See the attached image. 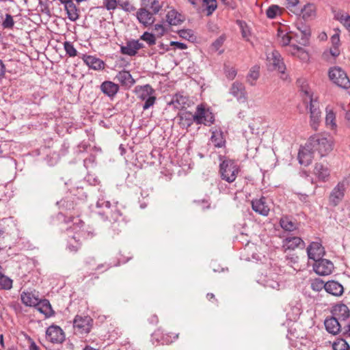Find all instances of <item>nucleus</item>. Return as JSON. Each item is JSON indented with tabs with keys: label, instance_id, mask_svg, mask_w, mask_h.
Returning a JSON list of instances; mask_svg holds the SVG:
<instances>
[{
	"label": "nucleus",
	"instance_id": "1",
	"mask_svg": "<svg viewBox=\"0 0 350 350\" xmlns=\"http://www.w3.org/2000/svg\"><path fill=\"white\" fill-rule=\"evenodd\" d=\"M77 193H68L65 198L57 202L59 208L68 211L67 217L70 221H74L75 219H79L83 208L86 206V195L82 189L77 191Z\"/></svg>",
	"mask_w": 350,
	"mask_h": 350
},
{
	"label": "nucleus",
	"instance_id": "2",
	"mask_svg": "<svg viewBox=\"0 0 350 350\" xmlns=\"http://www.w3.org/2000/svg\"><path fill=\"white\" fill-rule=\"evenodd\" d=\"M303 102L309 109L310 125L314 130H317L321 121V112L319 109V102L317 98H314L313 92L307 84L303 83L300 88Z\"/></svg>",
	"mask_w": 350,
	"mask_h": 350
},
{
	"label": "nucleus",
	"instance_id": "3",
	"mask_svg": "<svg viewBox=\"0 0 350 350\" xmlns=\"http://www.w3.org/2000/svg\"><path fill=\"white\" fill-rule=\"evenodd\" d=\"M96 207L100 208L98 214L104 221H109L111 223L125 221L117 203L111 204L109 201L100 198L96 202Z\"/></svg>",
	"mask_w": 350,
	"mask_h": 350
},
{
	"label": "nucleus",
	"instance_id": "4",
	"mask_svg": "<svg viewBox=\"0 0 350 350\" xmlns=\"http://www.w3.org/2000/svg\"><path fill=\"white\" fill-rule=\"evenodd\" d=\"M219 173L222 180L232 183H233L240 171L239 166L232 159H227L225 156L219 155Z\"/></svg>",
	"mask_w": 350,
	"mask_h": 350
},
{
	"label": "nucleus",
	"instance_id": "5",
	"mask_svg": "<svg viewBox=\"0 0 350 350\" xmlns=\"http://www.w3.org/2000/svg\"><path fill=\"white\" fill-rule=\"evenodd\" d=\"M307 147L311 148L314 152H317L322 157L327 155L332 150V141L331 138L317 134L309 138Z\"/></svg>",
	"mask_w": 350,
	"mask_h": 350
},
{
	"label": "nucleus",
	"instance_id": "6",
	"mask_svg": "<svg viewBox=\"0 0 350 350\" xmlns=\"http://www.w3.org/2000/svg\"><path fill=\"white\" fill-rule=\"evenodd\" d=\"M135 92L137 94V97L144 101L142 109L146 111L152 107L157 100L155 90L150 84H146L144 85L137 86L135 88Z\"/></svg>",
	"mask_w": 350,
	"mask_h": 350
},
{
	"label": "nucleus",
	"instance_id": "7",
	"mask_svg": "<svg viewBox=\"0 0 350 350\" xmlns=\"http://www.w3.org/2000/svg\"><path fill=\"white\" fill-rule=\"evenodd\" d=\"M328 75L330 81L339 88L344 90L350 88V79L342 68L339 66L330 68Z\"/></svg>",
	"mask_w": 350,
	"mask_h": 350
},
{
	"label": "nucleus",
	"instance_id": "8",
	"mask_svg": "<svg viewBox=\"0 0 350 350\" xmlns=\"http://www.w3.org/2000/svg\"><path fill=\"white\" fill-rule=\"evenodd\" d=\"M74 230L77 231L73 235V239L82 241L83 240H90L96 236V230L90 226H85L84 221L79 218L72 221Z\"/></svg>",
	"mask_w": 350,
	"mask_h": 350
},
{
	"label": "nucleus",
	"instance_id": "9",
	"mask_svg": "<svg viewBox=\"0 0 350 350\" xmlns=\"http://www.w3.org/2000/svg\"><path fill=\"white\" fill-rule=\"evenodd\" d=\"M93 319L88 315H76L73 319V328L75 334H88L93 327Z\"/></svg>",
	"mask_w": 350,
	"mask_h": 350
},
{
	"label": "nucleus",
	"instance_id": "10",
	"mask_svg": "<svg viewBox=\"0 0 350 350\" xmlns=\"http://www.w3.org/2000/svg\"><path fill=\"white\" fill-rule=\"evenodd\" d=\"M349 185V183L346 178L338 183L333 188L329 196V204L330 206L335 207L342 201Z\"/></svg>",
	"mask_w": 350,
	"mask_h": 350
},
{
	"label": "nucleus",
	"instance_id": "11",
	"mask_svg": "<svg viewBox=\"0 0 350 350\" xmlns=\"http://www.w3.org/2000/svg\"><path fill=\"white\" fill-rule=\"evenodd\" d=\"M179 334L172 332L164 333L163 330L159 327L151 334V342L153 345H170L178 339Z\"/></svg>",
	"mask_w": 350,
	"mask_h": 350
},
{
	"label": "nucleus",
	"instance_id": "12",
	"mask_svg": "<svg viewBox=\"0 0 350 350\" xmlns=\"http://www.w3.org/2000/svg\"><path fill=\"white\" fill-rule=\"evenodd\" d=\"M201 114V110L199 111L198 113H197V111H196L194 114L189 111H180L177 115L178 124L182 129H187L193 122H196L197 124L198 122H200Z\"/></svg>",
	"mask_w": 350,
	"mask_h": 350
},
{
	"label": "nucleus",
	"instance_id": "13",
	"mask_svg": "<svg viewBox=\"0 0 350 350\" xmlns=\"http://www.w3.org/2000/svg\"><path fill=\"white\" fill-rule=\"evenodd\" d=\"M193 104V101L189 96L184 92H178L172 96L169 105H172L177 109H183L189 107Z\"/></svg>",
	"mask_w": 350,
	"mask_h": 350
},
{
	"label": "nucleus",
	"instance_id": "14",
	"mask_svg": "<svg viewBox=\"0 0 350 350\" xmlns=\"http://www.w3.org/2000/svg\"><path fill=\"white\" fill-rule=\"evenodd\" d=\"M46 338L51 343L59 344L64 341L65 334L59 326L52 325L46 331Z\"/></svg>",
	"mask_w": 350,
	"mask_h": 350
},
{
	"label": "nucleus",
	"instance_id": "15",
	"mask_svg": "<svg viewBox=\"0 0 350 350\" xmlns=\"http://www.w3.org/2000/svg\"><path fill=\"white\" fill-rule=\"evenodd\" d=\"M334 264L332 261L325 258H320L315 261L313 269L319 275H328L332 273Z\"/></svg>",
	"mask_w": 350,
	"mask_h": 350
},
{
	"label": "nucleus",
	"instance_id": "16",
	"mask_svg": "<svg viewBox=\"0 0 350 350\" xmlns=\"http://www.w3.org/2000/svg\"><path fill=\"white\" fill-rule=\"evenodd\" d=\"M320 288H324L325 291L334 296L339 297L343 294V286L335 280H329L327 282L320 281L317 283Z\"/></svg>",
	"mask_w": 350,
	"mask_h": 350
},
{
	"label": "nucleus",
	"instance_id": "17",
	"mask_svg": "<svg viewBox=\"0 0 350 350\" xmlns=\"http://www.w3.org/2000/svg\"><path fill=\"white\" fill-rule=\"evenodd\" d=\"M200 110L202 111V114L200 115L201 120L200 122H198V124H204L207 126L213 124L215 118L212 110L208 107L206 108L203 104L198 105L196 107L197 113H198Z\"/></svg>",
	"mask_w": 350,
	"mask_h": 350
},
{
	"label": "nucleus",
	"instance_id": "18",
	"mask_svg": "<svg viewBox=\"0 0 350 350\" xmlns=\"http://www.w3.org/2000/svg\"><path fill=\"white\" fill-rule=\"evenodd\" d=\"M325 254V248L321 243L313 241L307 247L308 258L314 261L322 258Z\"/></svg>",
	"mask_w": 350,
	"mask_h": 350
},
{
	"label": "nucleus",
	"instance_id": "19",
	"mask_svg": "<svg viewBox=\"0 0 350 350\" xmlns=\"http://www.w3.org/2000/svg\"><path fill=\"white\" fill-rule=\"evenodd\" d=\"M81 59L90 69L94 70H103L105 69V63L104 61L95 55L83 54Z\"/></svg>",
	"mask_w": 350,
	"mask_h": 350
},
{
	"label": "nucleus",
	"instance_id": "20",
	"mask_svg": "<svg viewBox=\"0 0 350 350\" xmlns=\"http://www.w3.org/2000/svg\"><path fill=\"white\" fill-rule=\"evenodd\" d=\"M154 13L148 11L145 8H139L136 12V17L139 23L145 27L152 25L154 22Z\"/></svg>",
	"mask_w": 350,
	"mask_h": 350
},
{
	"label": "nucleus",
	"instance_id": "21",
	"mask_svg": "<svg viewBox=\"0 0 350 350\" xmlns=\"http://www.w3.org/2000/svg\"><path fill=\"white\" fill-rule=\"evenodd\" d=\"M230 94L234 96L240 103H245L247 100V92L244 85L239 81L232 84Z\"/></svg>",
	"mask_w": 350,
	"mask_h": 350
},
{
	"label": "nucleus",
	"instance_id": "22",
	"mask_svg": "<svg viewBox=\"0 0 350 350\" xmlns=\"http://www.w3.org/2000/svg\"><path fill=\"white\" fill-rule=\"evenodd\" d=\"M210 132L211 133L210 141L214 147L217 148H226V141L221 129L220 128L212 129Z\"/></svg>",
	"mask_w": 350,
	"mask_h": 350
},
{
	"label": "nucleus",
	"instance_id": "23",
	"mask_svg": "<svg viewBox=\"0 0 350 350\" xmlns=\"http://www.w3.org/2000/svg\"><path fill=\"white\" fill-rule=\"evenodd\" d=\"M333 317L338 320L345 321L350 317V310L344 304H337L332 307L331 310Z\"/></svg>",
	"mask_w": 350,
	"mask_h": 350
},
{
	"label": "nucleus",
	"instance_id": "24",
	"mask_svg": "<svg viewBox=\"0 0 350 350\" xmlns=\"http://www.w3.org/2000/svg\"><path fill=\"white\" fill-rule=\"evenodd\" d=\"M252 208L254 211L262 216H267L270 210L267 204L266 198L265 197L252 200Z\"/></svg>",
	"mask_w": 350,
	"mask_h": 350
},
{
	"label": "nucleus",
	"instance_id": "25",
	"mask_svg": "<svg viewBox=\"0 0 350 350\" xmlns=\"http://www.w3.org/2000/svg\"><path fill=\"white\" fill-rule=\"evenodd\" d=\"M100 91L108 97L113 98L119 91V85L111 81H103L100 86Z\"/></svg>",
	"mask_w": 350,
	"mask_h": 350
},
{
	"label": "nucleus",
	"instance_id": "26",
	"mask_svg": "<svg viewBox=\"0 0 350 350\" xmlns=\"http://www.w3.org/2000/svg\"><path fill=\"white\" fill-rule=\"evenodd\" d=\"M115 79L118 81L121 85L128 88L132 87L135 83L130 72L125 70L120 71L116 75Z\"/></svg>",
	"mask_w": 350,
	"mask_h": 350
},
{
	"label": "nucleus",
	"instance_id": "27",
	"mask_svg": "<svg viewBox=\"0 0 350 350\" xmlns=\"http://www.w3.org/2000/svg\"><path fill=\"white\" fill-rule=\"evenodd\" d=\"M283 247L285 250H294L297 247L304 248L305 242L299 237H287L283 240Z\"/></svg>",
	"mask_w": 350,
	"mask_h": 350
},
{
	"label": "nucleus",
	"instance_id": "28",
	"mask_svg": "<svg viewBox=\"0 0 350 350\" xmlns=\"http://www.w3.org/2000/svg\"><path fill=\"white\" fill-rule=\"evenodd\" d=\"M314 151L309 147H307V144L306 146L303 148L300 149L298 152V159L299 162L301 165H304L305 166L309 165L313 159Z\"/></svg>",
	"mask_w": 350,
	"mask_h": 350
},
{
	"label": "nucleus",
	"instance_id": "29",
	"mask_svg": "<svg viewBox=\"0 0 350 350\" xmlns=\"http://www.w3.org/2000/svg\"><path fill=\"white\" fill-rule=\"evenodd\" d=\"M280 226L286 232H293L298 228V223L291 216L283 215L280 219Z\"/></svg>",
	"mask_w": 350,
	"mask_h": 350
},
{
	"label": "nucleus",
	"instance_id": "30",
	"mask_svg": "<svg viewBox=\"0 0 350 350\" xmlns=\"http://www.w3.org/2000/svg\"><path fill=\"white\" fill-rule=\"evenodd\" d=\"M287 52L291 55L297 57L301 61L306 62L309 59L308 52L304 48L296 44H291L287 49Z\"/></svg>",
	"mask_w": 350,
	"mask_h": 350
},
{
	"label": "nucleus",
	"instance_id": "31",
	"mask_svg": "<svg viewBox=\"0 0 350 350\" xmlns=\"http://www.w3.org/2000/svg\"><path fill=\"white\" fill-rule=\"evenodd\" d=\"M338 319L334 317L327 318L324 321V325L327 332L333 335L339 333L341 329V325L338 322Z\"/></svg>",
	"mask_w": 350,
	"mask_h": 350
},
{
	"label": "nucleus",
	"instance_id": "32",
	"mask_svg": "<svg viewBox=\"0 0 350 350\" xmlns=\"http://www.w3.org/2000/svg\"><path fill=\"white\" fill-rule=\"evenodd\" d=\"M40 313L44 314L46 317H50L54 315L55 312L52 309L49 300L39 299V304L35 307Z\"/></svg>",
	"mask_w": 350,
	"mask_h": 350
},
{
	"label": "nucleus",
	"instance_id": "33",
	"mask_svg": "<svg viewBox=\"0 0 350 350\" xmlns=\"http://www.w3.org/2000/svg\"><path fill=\"white\" fill-rule=\"evenodd\" d=\"M22 303L26 306L36 307L39 304V298L31 292H23L21 294Z\"/></svg>",
	"mask_w": 350,
	"mask_h": 350
},
{
	"label": "nucleus",
	"instance_id": "34",
	"mask_svg": "<svg viewBox=\"0 0 350 350\" xmlns=\"http://www.w3.org/2000/svg\"><path fill=\"white\" fill-rule=\"evenodd\" d=\"M272 64L275 70L281 73H284L286 70L283 59L278 51H273L271 54Z\"/></svg>",
	"mask_w": 350,
	"mask_h": 350
},
{
	"label": "nucleus",
	"instance_id": "35",
	"mask_svg": "<svg viewBox=\"0 0 350 350\" xmlns=\"http://www.w3.org/2000/svg\"><path fill=\"white\" fill-rule=\"evenodd\" d=\"M314 174L318 177L319 180L323 182L327 181L329 176V171L328 168L321 163H317L315 165Z\"/></svg>",
	"mask_w": 350,
	"mask_h": 350
},
{
	"label": "nucleus",
	"instance_id": "36",
	"mask_svg": "<svg viewBox=\"0 0 350 350\" xmlns=\"http://www.w3.org/2000/svg\"><path fill=\"white\" fill-rule=\"evenodd\" d=\"M181 14L174 10H170L166 15V21L169 25H177L182 22Z\"/></svg>",
	"mask_w": 350,
	"mask_h": 350
},
{
	"label": "nucleus",
	"instance_id": "37",
	"mask_svg": "<svg viewBox=\"0 0 350 350\" xmlns=\"http://www.w3.org/2000/svg\"><path fill=\"white\" fill-rule=\"evenodd\" d=\"M64 8L70 21H75L79 18V15L78 14V10L73 2L64 6Z\"/></svg>",
	"mask_w": 350,
	"mask_h": 350
},
{
	"label": "nucleus",
	"instance_id": "38",
	"mask_svg": "<svg viewBox=\"0 0 350 350\" xmlns=\"http://www.w3.org/2000/svg\"><path fill=\"white\" fill-rule=\"evenodd\" d=\"M299 29V34H297V37H299V44H300L302 46H308L309 44V38L310 36V29L306 27H304V29Z\"/></svg>",
	"mask_w": 350,
	"mask_h": 350
},
{
	"label": "nucleus",
	"instance_id": "39",
	"mask_svg": "<svg viewBox=\"0 0 350 350\" xmlns=\"http://www.w3.org/2000/svg\"><path fill=\"white\" fill-rule=\"evenodd\" d=\"M120 52L124 55L135 56L137 54L135 50L134 40H131L126 42V45L121 46Z\"/></svg>",
	"mask_w": 350,
	"mask_h": 350
},
{
	"label": "nucleus",
	"instance_id": "40",
	"mask_svg": "<svg viewBox=\"0 0 350 350\" xmlns=\"http://www.w3.org/2000/svg\"><path fill=\"white\" fill-rule=\"evenodd\" d=\"M325 124L331 129H335L337 126L336 122V115L332 109L326 107Z\"/></svg>",
	"mask_w": 350,
	"mask_h": 350
},
{
	"label": "nucleus",
	"instance_id": "41",
	"mask_svg": "<svg viewBox=\"0 0 350 350\" xmlns=\"http://www.w3.org/2000/svg\"><path fill=\"white\" fill-rule=\"evenodd\" d=\"M260 76V67L258 66H254L250 70L247 76V81L251 85H254L256 81Z\"/></svg>",
	"mask_w": 350,
	"mask_h": 350
},
{
	"label": "nucleus",
	"instance_id": "42",
	"mask_svg": "<svg viewBox=\"0 0 350 350\" xmlns=\"http://www.w3.org/2000/svg\"><path fill=\"white\" fill-rule=\"evenodd\" d=\"M202 6L206 11V15H211L217 7L216 0H203Z\"/></svg>",
	"mask_w": 350,
	"mask_h": 350
},
{
	"label": "nucleus",
	"instance_id": "43",
	"mask_svg": "<svg viewBox=\"0 0 350 350\" xmlns=\"http://www.w3.org/2000/svg\"><path fill=\"white\" fill-rule=\"evenodd\" d=\"M334 350H349L350 346L343 338H337L332 344Z\"/></svg>",
	"mask_w": 350,
	"mask_h": 350
},
{
	"label": "nucleus",
	"instance_id": "44",
	"mask_svg": "<svg viewBox=\"0 0 350 350\" xmlns=\"http://www.w3.org/2000/svg\"><path fill=\"white\" fill-rule=\"evenodd\" d=\"M13 280L4 274L0 276V289L8 291L12 288Z\"/></svg>",
	"mask_w": 350,
	"mask_h": 350
},
{
	"label": "nucleus",
	"instance_id": "45",
	"mask_svg": "<svg viewBox=\"0 0 350 350\" xmlns=\"http://www.w3.org/2000/svg\"><path fill=\"white\" fill-rule=\"evenodd\" d=\"M82 241H78V239H74L71 237L68 242L67 249L71 252H77L81 247Z\"/></svg>",
	"mask_w": 350,
	"mask_h": 350
},
{
	"label": "nucleus",
	"instance_id": "46",
	"mask_svg": "<svg viewBox=\"0 0 350 350\" xmlns=\"http://www.w3.org/2000/svg\"><path fill=\"white\" fill-rule=\"evenodd\" d=\"M64 48L66 55L69 57H74L77 55V51L71 42L66 41L64 43Z\"/></svg>",
	"mask_w": 350,
	"mask_h": 350
},
{
	"label": "nucleus",
	"instance_id": "47",
	"mask_svg": "<svg viewBox=\"0 0 350 350\" xmlns=\"http://www.w3.org/2000/svg\"><path fill=\"white\" fill-rule=\"evenodd\" d=\"M140 40L145 41L148 46H152L156 44V38L154 34L148 31H145L141 36Z\"/></svg>",
	"mask_w": 350,
	"mask_h": 350
},
{
	"label": "nucleus",
	"instance_id": "48",
	"mask_svg": "<svg viewBox=\"0 0 350 350\" xmlns=\"http://www.w3.org/2000/svg\"><path fill=\"white\" fill-rule=\"evenodd\" d=\"M336 19L344 25L348 31H350V16L349 14H338Z\"/></svg>",
	"mask_w": 350,
	"mask_h": 350
},
{
	"label": "nucleus",
	"instance_id": "49",
	"mask_svg": "<svg viewBox=\"0 0 350 350\" xmlns=\"http://www.w3.org/2000/svg\"><path fill=\"white\" fill-rule=\"evenodd\" d=\"M118 5L121 9L127 12L135 10V8L129 0H118Z\"/></svg>",
	"mask_w": 350,
	"mask_h": 350
},
{
	"label": "nucleus",
	"instance_id": "50",
	"mask_svg": "<svg viewBox=\"0 0 350 350\" xmlns=\"http://www.w3.org/2000/svg\"><path fill=\"white\" fill-rule=\"evenodd\" d=\"M103 6L108 10H115L118 6V0H103Z\"/></svg>",
	"mask_w": 350,
	"mask_h": 350
},
{
	"label": "nucleus",
	"instance_id": "51",
	"mask_svg": "<svg viewBox=\"0 0 350 350\" xmlns=\"http://www.w3.org/2000/svg\"><path fill=\"white\" fill-rule=\"evenodd\" d=\"M279 6L276 5H272L269 6L267 11L266 14L269 18H274L277 16L278 12L279 11Z\"/></svg>",
	"mask_w": 350,
	"mask_h": 350
},
{
	"label": "nucleus",
	"instance_id": "52",
	"mask_svg": "<svg viewBox=\"0 0 350 350\" xmlns=\"http://www.w3.org/2000/svg\"><path fill=\"white\" fill-rule=\"evenodd\" d=\"M14 21L10 14H6L4 21L2 20V26L5 29H12L14 27Z\"/></svg>",
	"mask_w": 350,
	"mask_h": 350
},
{
	"label": "nucleus",
	"instance_id": "53",
	"mask_svg": "<svg viewBox=\"0 0 350 350\" xmlns=\"http://www.w3.org/2000/svg\"><path fill=\"white\" fill-rule=\"evenodd\" d=\"M225 41V36L224 35L217 38L211 44V48L214 51H217L223 45Z\"/></svg>",
	"mask_w": 350,
	"mask_h": 350
},
{
	"label": "nucleus",
	"instance_id": "54",
	"mask_svg": "<svg viewBox=\"0 0 350 350\" xmlns=\"http://www.w3.org/2000/svg\"><path fill=\"white\" fill-rule=\"evenodd\" d=\"M278 36L280 38V44L282 46L288 47L290 46L289 43L291 42V38L288 33H284L282 31L278 32Z\"/></svg>",
	"mask_w": 350,
	"mask_h": 350
},
{
	"label": "nucleus",
	"instance_id": "55",
	"mask_svg": "<svg viewBox=\"0 0 350 350\" xmlns=\"http://www.w3.org/2000/svg\"><path fill=\"white\" fill-rule=\"evenodd\" d=\"M96 163V156L94 154L90 155L88 158L83 160V165L88 170L90 167L94 166Z\"/></svg>",
	"mask_w": 350,
	"mask_h": 350
},
{
	"label": "nucleus",
	"instance_id": "56",
	"mask_svg": "<svg viewBox=\"0 0 350 350\" xmlns=\"http://www.w3.org/2000/svg\"><path fill=\"white\" fill-rule=\"evenodd\" d=\"M161 8H162V6L159 3L158 0L151 1L150 5V9L152 10L151 12L154 13V14H157L160 11Z\"/></svg>",
	"mask_w": 350,
	"mask_h": 350
},
{
	"label": "nucleus",
	"instance_id": "57",
	"mask_svg": "<svg viewBox=\"0 0 350 350\" xmlns=\"http://www.w3.org/2000/svg\"><path fill=\"white\" fill-rule=\"evenodd\" d=\"M154 30L157 32L158 37H161L166 31V29L162 23L155 24L154 25Z\"/></svg>",
	"mask_w": 350,
	"mask_h": 350
},
{
	"label": "nucleus",
	"instance_id": "58",
	"mask_svg": "<svg viewBox=\"0 0 350 350\" xmlns=\"http://www.w3.org/2000/svg\"><path fill=\"white\" fill-rule=\"evenodd\" d=\"M340 31H338V32L335 33L331 37L332 46H340Z\"/></svg>",
	"mask_w": 350,
	"mask_h": 350
},
{
	"label": "nucleus",
	"instance_id": "59",
	"mask_svg": "<svg viewBox=\"0 0 350 350\" xmlns=\"http://www.w3.org/2000/svg\"><path fill=\"white\" fill-rule=\"evenodd\" d=\"M179 35L185 39H189L193 36V31L191 29H181L179 31Z\"/></svg>",
	"mask_w": 350,
	"mask_h": 350
},
{
	"label": "nucleus",
	"instance_id": "60",
	"mask_svg": "<svg viewBox=\"0 0 350 350\" xmlns=\"http://www.w3.org/2000/svg\"><path fill=\"white\" fill-rule=\"evenodd\" d=\"M286 337L289 340L293 341L296 338H299V335L297 334L295 329H293L292 328H290L288 331Z\"/></svg>",
	"mask_w": 350,
	"mask_h": 350
},
{
	"label": "nucleus",
	"instance_id": "61",
	"mask_svg": "<svg viewBox=\"0 0 350 350\" xmlns=\"http://www.w3.org/2000/svg\"><path fill=\"white\" fill-rule=\"evenodd\" d=\"M111 267V264H108L106 262L100 263L96 266V267L95 268V270L100 271V272H104V271L108 270L109 269H110Z\"/></svg>",
	"mask_w": 350,
	"mask_h": 350
},
{
	"label": "nucleus",
	"instance_id": "62",
	"mask_svg": "<svg viewBox=\"0 0 350 350\" xmlns=\"http://www.w3.org/2000/svg\"><path fill=\"white\" fill-rule=\"evenodd\" d=\"M170 46H173L176 49H178L180 50H184L187 48V46L186 44H185L183 42H177V41H171Z\"/></svg>",
	"mask_w": 350,
	"mask_h": 350
},
{
	"label": "nucleus",
	"instance_id": "63",
	"mask_svg": "<svg viewBox=\"0 0 350 350\" xmlns=\"http://www.w3.org/2000/svg\"><path fill=\"white\" fill-rule=\"evenodd\" d=\"M226 75L228 79L232 80L237 75V70L234 68H229L226 70Z\"/></svg>",
	"mask_w": 350,
	"mask_h": 350
},
{
	"label": "nucleus",
	"instance_id": "64",
	"mask_svg": "<svg viewBox=\"0 0 350 350\" xmlns=\"http://www.w3.org/2000/svg\"><path fill=\"white\" fill-rule=\"evenodd\" d=\"M148 321L150 325H156L159 323V317L155 314H150L148 318Z\"/></svg>",
	"mask_w": 350,
	"mask_h": 350
}]
</instances>
